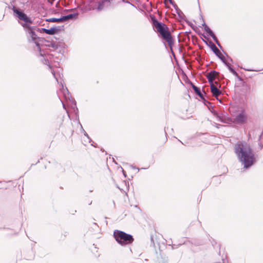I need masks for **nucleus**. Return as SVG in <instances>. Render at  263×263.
I'll return each instance as SVG.
<instances>
[{
  "label": "nucleus",
  "instance_id": "f257e3e1",
  "mask_svg": "<svg viewBox=\"0 0 263 263\" xmlns=\"http://www.w3.org/2000/svg\"><path fill=\"white\" fill-rule=\"evenodd\" d=\"M9 9L13 11L14 17L17 18L19 21L23 22L18 21V23L23 27L28 42L30 44L35 45L34 50L38 52L36 55L42 58L41 61L44 64L48 65L51 69L48 60L44 57L45 52L42 49L44 42L46 40L43 38L39 37L36 34L37 32H42L41 28H39L35 26H31V25L33 24V21L23 10L12 4L9 6Z\"/></svg>",
  "mask_w": 263,
  "mask_h": 263
},
{
  "label": "nucleus",
  "instance_id": "f03ea898",
  "mask_svg": "<svg viewBox=\"0 0 263 263\" xmlns=\"http://www.w3.org/2000/svg\"><path fill=\"white\" fill-rule=\"evenodd\" d=\"M234 152L238 160L248 169L253 165L256 160L253 149L245 142H238L235 144Z\"/></svg>",
  "mask_w": 263,
  "mask_h": 263
},
{
  "label": "nucleus",
  "instance_id": "7ed1b4c3",
  "mask_svg": "<svg viewBox=\"0 0 263 263\" xmlns=\"http://www.w3.org/2000/svg\"><path fill=\"white\" fill-rule=\"evenodd\" d=\"M153 26L157 29V30L161 34L162 38L168 43L172 52L174 54L172 47L174 44L173 39L168 30L167 26L163 23L159 22L155 16H151Z\"/></svg>",
  "mask_w": 263,
  "mask_h": 263
},
{
  "label": "nucleus",
  "instance_id": "20e7f679",
  "mask_svg": "<svg viewBox=\"0 0 263 263\" xmlns=\"http://www.w3.org/2000/svg\"><path fill=\"white\" fill-rule=\"evenodd\" d=\"M113 235L116 241L122 246L130 245L134 241V238L131 234L120 230H115Z\"/></svg>",
  "mask_w": 263,
  "mask_h": 263
},
{
  "label": "nucleus",
  "instance_id": "39448f33",
  "mask_svg": "<svg viewBox=\"0 0 263 263\" xmlns=\"http://www.w3.org/2000/svg\"><path fill=\"white\" fill-rule=\"evenodd\" d=\"M247 121V115L243 110H241L234 119V122L238 124H244Z\"/></svg>",
  "mask_w": 263,
  "mask_h": 263
},
{
  "label": "nucleus",
  "instance_id": "423d86ee",
  "mask_svg": "<svg viewBox=\"0 0 263 263\" xmlns=\"http://www.w3.org/2000/svg\"><path fill=\"white\" fill-rule=\"evenodd\" d=\"M219 72L214 70L211 71L206 74V78L208 80L209 84H210V87L214 84V81L216 79H219Z\"/></svg>",
  "mask_w": 263,
  "mask_h": 263
},
{
  "label": "nucleus",
  "instance_id": "0eeeda50",
  "mask_svg": "<svg viewBox=\"0 0 263 263\" xmlns=\"http://www.w3.org/2000/svg\"><path fill=\"white\" fill-rule=\"evenodd\" d=\"M42 31L49 35H53L59 33L61 30H64V26H54L50 29L41 28Z\"/></svg>",
  "mask_w": 263,
  "mask_h": 263
},
{
  "label": "nucleus",
  "instance_id": "6e6552de",
  "mask_svg": "<svg viewBox=\"0 0 263 263\" xmlns=\"http://www.w3.org/2000/svg\"><path fill=\"white\" fill-rule=\"evenodd\" d=\"M210 43V47L212 50L213 52L216 54V56H217L221 60V59H223V58H224V57L222 55L220 50L217 48L216 45L212 42L211 41Z\"/></svg>",
  "mask_w": 263,
  "mask_h": 263
},
{
  "label": "nucleus",
  "instance_id": "1a4fd4ad",
  "mask_svg": "<svg viewBox=\"0 0 263 263\" xmlns=\"http://www.w3.org/2000/svg\"><path fill=\"white\" fill-rule=\"evenodd\" d=\"M211 92L213 96L219 100L218 97L222 95V92L215 85H212L210 87Z\"/></svg>",
  "mask_w": 263,
  "mask_h": 263
},
{
  "label": "nucleus",
  "instance_id": "9d476101",
  "mask_svg": "<svg viewBox=\"0 0 263 263\" xmlns=\"http://www.w3.org/2000/svg\"><path fill=\"white\" fill-rule=\"evenodd\" d=\"M213 115L215 116L218 120V121L224 123H229V119L226 118L223 114H219L216 112H213Z\"/></svg>",
  "mask_w": 263,
  "mask_h": 263
},
{
  "label": "nucleus",
  "instance_id": "9b49d317",
  "mask_svg": "<svg viewBox=\"0 0 263 263\" xmlns=\"http://www.w3.org/2000/svg\"><path fill=\"white\" fill-rule=\"evenodd\" d=\"M192 87L194 91H195V93L199 96L201 99L204 100V97L203 94L201 92L200 88L197 87L193 84H191Z\"/></svg>",
  "mask_w": 263,
  "mask_h": 263
},
{
  "label": "nucleus",
  "instance_id": "f8f14e48",
  "mask_svg": "<svg viewBox=\"0 0 263 263\" xmlns=\"http://www.w3.org/2000/svg\"><path fill=\"white\" fill-rule=\"evenodd\" d=\"M78 15H79V13L78 12H77V13H74L69 14H68L66 15L62 16L63 21L65 22L68 20L76 19L77 18Z\"/></svg>",
  "mask_w": 263,
  "mask_h": 263
},
{
  "label": "nucleus",
  "instance_id": "ddd939ff",
  "mask_svg": "<svg viewBox=\"0 0 263 263\" xmlns=\"http://www.w3.org/2000/svg\"><path fill=\"white\" fill-rule=\"evenodd\" d=\"M176 10V12L178 14L180 18L183 20L185 17V15L182 11L178 7L176 4L173 5Z\"/></svg>",
  "mask_w": 263,
  "mask_h": 263
},
{
  "label": "nucleus",
  "instance_id": "4468645a",
  "mask_svg": "<svg viewBox=\"0 0 263 263\" xmlns=\"http://www.w3.org/2000/svg\"><path fill=\"white\" fill-rule=\"evenodd\" d=\"M109 1L107 0H102L98 3L97 10L100 11L104 9V5L105 3H109Z\"/></svg>",
  "mask_w": 263,
  "mask_h": 263
},
{
  "label": "nucleus",
  "instance_id": "2eb2a0df",
  "mask_svg": "<svg viewBox=\"0 0 263 263\" xmlns=\"http://www.w3.org/2000/svg\"><path fill=\"white\" fill-rule=\"evenodd\" d=\"M46 22H57V23H60V22H63V16H62L60 18H50L48 19H47L46 20Z\"/></svg>",
  "mask_w": 263,
  "mask_h": 263
},
{
  "label": "nucleus",
  "instance_id": "dca6fc26",
  "mask_svg": "<svg viewBox=\"0 0 263 263\" xmlns=\"http://www.w3.org/2000/svg\"><path fill=\"white\" fill-rule=\"evenodd\" d=\"M81 129H82V132L84 133V135L87 137V138L89 140V143H91L92 142V143L91 144V145L95 147H97V146L96 145H94L93 143V141H92V140H91V139L89 137V136H88V135L87 134V133L85 131V130L83 129L82 125L81 124Z\"/></svg>",
  "mask_w": 263,
  "mask_h": 263
},
{
  "label": "nucleus",
  "instance_id": "f3484780",
  "mask_svg": "<svg viewBox=\"0 0 263 263\" xmlns=\"http://www.w3.org/2000/svg\"><path fill=\"white\" fill-rule=\"evenodd\" d=\"M210 36H211L213 39V40L215 42L216 44L218 45V46L222 49V46L221 44H220L219 41L218 40L216 36L215 35V34L213 32L212 34L210 35Z\"/></svg>",
  "mask_w": 263,
  "mask_h": 263
},
{
  "label": "nucleus",
  "instance_id": "a211bd4d",
  "mask_svg": "<svg viewBox=\"0 0 263 263\" xmlns=\"http://www.w3.org/2000/svg\"><path fill=\"white\" fill-rule=\"evenodd\" d=\"M262 139V133H260V135L259 136V138H258V145H259L260 149L262 148V147H263V143L262 144V142H261Z\"/></svg>",
  "mask_w": 263,
  "mask_h": 263
},
{
  "label": "nucleus",
  "instance_id": "6ab92c4d",
  "mask_svg": "<svg viewBox=\"0 0 263 263\" xmlns=\"http://www.w3.org/2000/svg\"><path fill=\"white\" fill-rule=\"evenodd\" d=\"M47 46L54 49H57L58 48V44L53 41L51 42L50 44H48Z\"/></svg>",
  "mask_w": 263,
  "mask_h": 263
},
{
  "label": "nucleus",
  "instance_id": "aec40b11",
  "mask_svg": "<svg viewBox=\"0 0 263 263\" xmlns=\"http://www.w3.org/2000/svg\"><path fill=\"white\" fill-rule=\"evenodd\" d=\"M61 84L62 85V89H63V91H63L64 96H65V97L66 98H68L69 97L67 96L66 93L65 92V91L66 92L67 95L69 96V92L68 90L67 89V88L66 87L65 88V89H64V86H63V84H62V83L61 82Z\"/></svg>",
  "mask_w": 263,
  "mask_h": 263
},
{
  "label": "nucleus",
  "instance_id": "412c9836",
  "mask_svg": "<svg viewBox=\"0 0 263 263\" xmlns=\"http://www.w3.org/2000/svg\"><path fill=\"white\" fill-rule=\"evenodd\" d=\"M185 243V241H180V242H179V243L178 244H174L172 246V249H177L178 248L179 246H181L182 245L184 244Z\"/></svg>",
  "mask_w": 263,
  "mask_h": 263
},
{
  "label": "nucleus",
  "instance_id": "4be33fe9",
  "mask_svg": "<svg viewBox=\"0 0 263 263\" xmlns=\"http://www.w3.org/2000/svg\"><path fill=\"white\" fill-rule=\"evenodd\" d=\"M204 29L209 35L213 32L206 25H205Z\"/></svg>",
  "mask_w": 263,
  "mask_h": 263
},
{
  "label": "nucleus",
  "instance_id": "5701e85b",
  "mask_svg": "<svg viewBox=\"0 0 263 263\" xmlns=\"http://www.w3.org/2000/svg\"><path fill=\"white\" fill-rule=\"evenodd\" d=\"M221 61L224 64V65L228 67V69H229V67H231L230 64L226 61L225 58H223Z\"/></svg>",
  "mask_w": 263,
  "mask_h": 263
},
{
  "label": "nucleus",
  "instance_id": "b1692460",
  "mask_svg": "<svg viewBox=\"0 0 263 263\" xmlns=\"http://www.w3.org/2000/svg\"><path fill=\"white\" fill-rule=\"evenodd\" d=\"M221 61L224 64V65L228 67V69H229V67H231L230 64L226 61L225 58H223Z\"/></svg>",
  "mask_w": 263,
  "mask_h": 263
},
{
  "label": "nucleus",
  "instance_id": "393cba45",
  "mask_svg": "<svg viewBox=\"0 0 263 263\" xmlns=\"http://www.w3.org/2000/svg\"><path fill=\"white\" fill-rule=\"evenodd\" d=\"M229 70L235 76L238 77V73L232 67H229Z\"/></svg>",
  "mask_w": 263,
  "mask_h": 263
},
{
  "label": "nucleus",
  "instance_id": "a878e982",
  "mask_svg": "<svg viewBox=\"0 0 263 263\" xmlns=\"http://www.w3.org/2000/svg\"><path fill=\"white\" fill-rule=\"evenodd\" d=\"M51 72H52L53 76H54V78L59 83L58 80V78H57V76H55V72H54V70H51Z\"/></svg>",
  "mask_w": 263,
  "mask_h": 263
},
{
  "label": "nucleus",
  "instance_id": "bb28decb",
  "mask_svg": "<svg viewBox=\"0 0 263 263\" xmlns=\"http://www.w3.org/2000/svg\"><path fill=\"white\" fill-rule=\"evenodd\" d=\"M200 16H201V18H202V21H203V23L202 24V26L204 27H204H205V25H206V24H205V22H204V20H203V18L202 16L201 15H200Z\"/></svg>",
  "mask_w": 263,
  "mask_h": 263
},
{
  "label": "nucleus",
  "instance_id": "cd10ccee",
  "mask_svg": "<svg viewBox=\"0 0 263 263\" xmlns=\"http://www.w3.org/2000/svg\"><path fill=\"white\" fill-rule=\"evenodd\" d=\"M125 3L129 4L133 6H135L134 5L132 4L128 1H127V0L125 1Z\"/></svg>",
  "mask_w": 263,
  "mask_h": 263
},
{
  "label": "nucleus",
  "instance_id": "c85d7f7f",
  "mask_svg": "<svg viewBox=\"0 0 263 263\" xmlns=\"http://www.w3.org/2000/svg\"><path fill=\"white\" fill-rule=\"evenodd\" d=\"M215 126L217 128H219L220 126H222V125H220V124H217V123H215Z\"/></svg>",
  "mask_w": 263,
  "mask_h": 263
},
{
  "label": "nucleus",
  "instance_id": "c756f323",
  "mask_svg": "<svg viewBox=\"0 0 263 263\" xmlns=\"http://www.w3.org/2000/svg\"><path fill=\"white\" fill-rule=\"evenodd\" d=\"M151 243L154 245V238L153 237H151Z\"/></svg>",
  "mask_w": 263,
  "mask_h": 263
},
{
  "label": "nucleus",
  "instance_id": "7c9ffc66",
  "mask_svg": "<svg viewBox=\"0 0 263 263\" xmlns=\"http://www.w3.org/2000/svg\"><path fill=\"white\" fill-rule=\"evenodd\" d=\"M227 57H228V59L230 60V61L231 62H233V60L232 59V58H230V57H228V55L227 54Z\"/></svg>",
  "mask_w": 263,
  "mask_h": 263
},
{
  "label": "nucleus",
  "instance_id": "2f4dec72",
  "mask_svg": "<svg viewBox=\"0 0 263 263\" xmlns=\"http://www.w3.org/2000/svg\"><path fill=\"white\" fill-rule=\"evenodd\" d=\"M122 172H123V174L124 175V176H125V177H126V173L125 172V171L122 168Z\"/></svg>",
  "mask_w": 263,
  "mask_h": 263
},
{
  "label": "nucleus",
  "instance_id": "473e14b6",
  "mask_svg": "<svg viewBox=\"0 0 263 263\" xmlns=\"http://www.w3.org/2000/svg\"><path fill=\"white\" fill-rule=\"evenodd\" d=\"M71 10H70V11H71ZM70 11V10L65 9V10H64V12H68V11Z\"/></svg>",
  "mask_w": 263,
  "mask_h": 263
},
{
  "label": "nucleus",
  "instance_id": "72a5a7b5",
  "mask_svg": "<svg viewBox=\"0 0 263 263\" xmlns=\"http://www.w3.org/2000/svg\"><path fill=\"white\" fill-rule=\"evenodd\" d=\"M247 70H248V71H254L253 70H249V69H248ZM255 71H259V70H255Z\"/></svg>",
  "mask_w": 263,
  "mask_h": 263
},
{
  "label": "nucleus",
  "instance_id": "f704fd0d",
  "mask_svg": "<svg viewBox=\"0 0 263 263\" xmlns=\"http://www.w3.org/2000/svg\"><path fill=\"white\" fill-rule=\"evenodd\" d=\"M133 168H134V169H137V170H138V171L139 170V168H138V167H136V166L133 167Z\"/></svg>",
  "mask_w": 263,
  "mask_h": 263
},
{
  "label": "nucleus",
  "instance_id": "c9c22d12",
  "mask_svg": "<svg viewBox=\"0 0 263 263\" xmlns=\"http://www.w3.org/2000/svg\"><path fill=\"white\" fill-rule=\"evenodd\" d=\"M190 32H191L190 31L186 32L185 33L188 35L189 33H190Z\"/></svg>",
  "mask_w": 263,
  "mask_h": 263
},
{
  "label": "nucleus",
  "instance_id": "e433bc0d",
  "mask_svg": "<svg viewBox=\"0 0 263 263\" xmlns=\"http://www.w3.org/2000/svg\"><path fill=\"white\" fill-rule=\"evenodd\" d=\"M73 102H74V105L76 106V101H73Z\"/></svg>",
  "mask_w": 263,
  "mask_h": 263
},
{
  "label": "nucleus",
  "instance_id": "4c0bfd02",
  "mask_svg": "<svg viewBox=\"0 0 263 263\" xmlns=\"http://www.w3.org/2000/svg\"><path fill=\"white\" fill-rule=\"evenodd\" d=\"M123 3H125L126 0H121Z\"/></svg>",
  "mask_w": 263,
  "mask_h": 263
},
{
  "label": "nucleus",
  "instance_id": "58836bf2",
  "mask_svg": "<svg viewBox=\"0 0 263 263\" xmlns=\"http://www.w3.org/2000/svg\"><path fill=\"white\" fill-rule=\"evenodd\" d=\"M215 83L216 84H218V83H217V82H215Z\"/></svg>",
  "mask_w": 263,
  "mask_h": 263
},
{
  "label": "nucleus",
  "instance_id": "ea45409f",
  "mask_svg": "<svg viewBox=\"0 0 263 263\" xmlns=\"http://www.w3.org/2000/svg\"><path fill=\"white\" fill-rule=\"evenodd\" d=\"M63 107H65V105L64 104H63Z\"/></svg>",
  "mask_w": 263,
  "mask_h": 263
}]
</instances>
